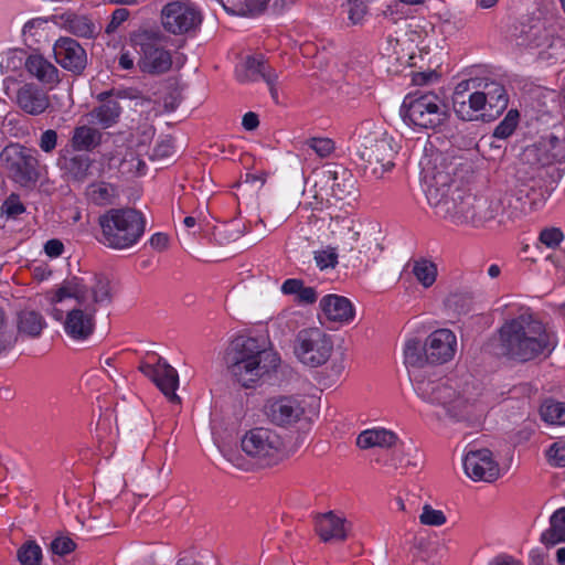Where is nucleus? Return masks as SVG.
Listing matches in <instances>:
<instances>
[{"instance_id": "a19ab883", "label": "nucleus", "mask_w": 565, "mask_h": 565, "mask_svg": "<svg viewBox=\"0 0 565 565\" xmlns=\"http://www.w3.org/2000/svg\"><path fill=\"white\" fill-rule=\"evenodd\" d=\"M412 271L417 281L424 287L429 288L436 281L437 267L427 259H418L413 263Z\"/></svg>"}, {"instance_id": "58836bf2", "label": "nucleus", "mask_w": 565, "mask_h": 565, "mask_svg": "<svg viewBox=\"0 0 565 565\" xmlns=\"http://www.w3.org/2000/svg\"><path fill=\"white\" fill-rule=\"evenodd\" d=\"M88 288V303L94 305H107L110 302V282L104 276H96L92 285Z\"/></svg>"}, {"instance_id": "5fc2aeb1", "label": "nucleus", "mask_w": 565, "mask_h": 565, "mask_svg": "<svg viewBox=\"0 0 565 565\" xmlns=\"http://www.w3.org/2000/svg\"><path fill=\"white\" fill-rule=\"evenodd\" d=\"M315 260L320 269L333 268L338 263L337 254L332 250L316 252Z\"/></svg>"}, {"instance_id": "79ce46f5", "label": "nucleus", "mask_w": 565, "mask_h": 565, "mask_svg": "<svg viewBox=\"0 0 565 565\" xmlns=\"http://www.w3.org/2000/svg\"><path fill=\"white\" fill-rule=\"evenodd\" d=\"M66 23L67 29L78 36L90 38L95 32L94 24L85 17L68 14Z\"/></svg>"}, {"instance_id": "680f3d73", "label": "nucleus", "mask_w": 565, "mask_h": 565, "mask_svg": "<svg viewBox=\"0 0 565 565\" xmlns=\"http://www.w3.org/2000/svg\"><path fill=\"white\" fill-rule=\"evenodd\" d=\"M438 75L435 71L417 72L413 75V83L415 85H425L437 79Z\"/></svg>"}, {"instance_id": "a18cd8bd", "label": "nucleus", "mask_w": 565, "mask_h": 565, "mask_svg": "<svg viewBox=\"0 0 565 565\" xmlns=\"http://www.w3.org/2000/svg\"><path fill=\"white\" fill-rule=\"evenodd\" d=\"M113 96L116 97V99H129L135 102V107H150V109H154V104L151 102L150 98L143 97L139 95V93L136 89L127 88V89H119L116 92H113Z\"/></svg>"}, {"instance_id": "2eb2a0df", "label": "nucleus", "mask_w": 565, "mask_h": 565, "mask_svg": "<svg viewBox=\"0 0 565 565\" xmlns=\"http://www.w3.org/2000/svg\"><path fill=\"white\" fill-rule=\"evenodd\" d=\"M476 81L460 82L452 95V108L455 114L462 120H478L488 118L486 116V97L480 90L471 92L475 88Z\"/></svg>"}, {"instance_id": "69168bd1", "label": "nucleus", "mask_w": 565, "mask_h": 565, "mask_svg": "<svg viewBox=\"0 0 565 565\" xmlns=\"http://www.w3.org/2000/svg\"><path fill=\"white\" fill-rule=\"evenodd\" d=\"M173 152V147L170 140H162L159 142L153 151V156L158 158L170 157Z\"/></svg>"}, {"instance_id": "cd10ccee", "label": "nucleus", "mask_w": 565, "mask_h": 565, "mask_svg": "<svg viewBox=\"0 0 565 565\" xmlns=\"http://www.w3.org/2000/svg\"><path fill=\"white\" fill-rule=\"evenodd\" d=\"M24 66L31 77L49 88H53L60 83V72L56 66L40 54L29 55Z\"/></svg>"}, {"instance_id": "dca6fc26", "label": "nucleus", "mask_w": 565, "mask_h": 565, "mask_svg": "<svg viewBox=\"0 0 565 565\" xmlns=\"http://www.w3.org/2000/svg\"><path fill=\"white\" fill-rule=\"evenodd\" d=\"M139 370L157 385L170 402H180L179 396L175 394L179 386L178 372L163 358L157 356L154 363L142 362Z\"/></svg>"}, {"instance_id": "ea45409f", "label": "nucleus", "mask_w": 565, "mask_h": 565, "mask_svg": "<svg viewBox=\"0 0 565 565\" xmlns=\"http://www.w3.org/2000/svg\"><path fill=\"white\" fill-rule=\"evenodd\" d=\"M540 414L550 425H565V403L563 402L545 401L540 408Z\"/></svg>"}, {"instance_id": "603ef678", "label": "nucleus", "mask_w": 565, "mask_h": 565, "mask_svg": "<svg viewBox=\"0 0 565 565\" xmlns=\"http://www.w3.org/2000/svg\"><path fill=\"white\" fill-rule=\"evenodd\" d=\"M58 135L54 129H46L40 135L38 146L45 153H52L57 146Z\"/></svg>"}, {"instance_id": "423d86ee", "label": "nucleus", "mask_w": 565, "mask_h": 565, "mask_svg": "<svg viewBox=\"0 0 565 565\" xmlns=\"http://www.w3.org/2000/svg\"><path fill=\"white\" fill-rule=\"evenodd\" d=\"M372 124L365 122L359 128L358 156L365 162L375 178H381L394 167L398 146L391 136L381 130L371 131Z\"/></svg>"}, {"instance_id": "473e14b6", "label": "nucleus", "mask_w": 565, "mask_h": 565, "mask_svg": "<svg viewBox=\"0 0 565 565\" xmlns=\"http://www.w3.org/2000/svg\"><path fill=\"white\" fill-rule=\"evenodd\" d=\"M98 99L102 102L100 106L94 108L89 115L102 128H109L118 121L121 107L113 98V90L100 93Z\"/></svg>"}, {"instance_id": "5701e85b", "label": "nucleus", "mask_w": 565, "mask_h": 565, "mask_svg": "<svg viewBox=\"0 0 565 565\" xmlns=\"http://www.w3.org/2000/svg\"><path fill=\"white\" fill-rule=\"evenodd\" d=\"M53 52L56 62L67 71L79 74L86 67V52L74 39H58L54 43Z\"/></svg>"}, {"instance_id": "864d4df0", "label": "nucleus", "mask_w": 565, "mask_h": 565, "mask_svg": "<svg viewBox=\"0 0 565 565\" xmlns=\"http://www.w3.org/2000/svg\"><path fill=\"white\" fill-rule=\"evenodd\" d=\"M564 235L559 228H545L540 234V242L548 248H555L563 241Z\"/></svg>"}, {"instance_id": "774afa93", "label": "nucleus", "mask_w": 565, "mask_h": 565, "mask_svg": "<svg viewBox=\"0 0 565 565\" xmlns=\"http://www.w3.org/2000/svg\"><path fill=\"white\" fill-rule=\"evenodd\" d=\"M168 243L169 237L163 233H156L150 238V245L158 250H163L167 248Z\"/></svg>"}, {"instance_id": "c756f323", "label": "nucleus", "mask_w": 565, "mask_h": 565, "mask_svg": "<svg viewBox=\"0 0 565 565\" xmlns=\"http://www.w3.org/2000/svg\"><path fill=\"white\" fill-rule=\"evenodd\" d=\"M481 95L486 97V116L491 119L500 115L508 106V95L502 84L495 81H483L478 85Z\"/></svg>"}, {"instance_id": "aec40b11", "label": "nucleus", "mask_w": 565, "mask_h": 565, "mask_svg": "<svg viewBox=\"0 0 565 565\" xmlns=\"http://www.w3.org/2000/svg\"><path fill=\"white\" fill-rule=\"evenodd\" d=\"M320 320L334 324H349L355 317L353 303L347 297L329 294L319 301Z\"/></svg>"}, {"instance_id": "13d9d810", "label": "nucleus", "mask_w": 565, "mask_h": 565, "mask_svg": "<svg viewBox=\"0 0 565 565\" xmlns=\"http://www.w3.org/2000/svg\"><path fill=\"white\" fill-rule=\"evenodd\" d=\"M46 19L44 18H34L26 21L22 28L23 36L34 38L36 35V31L46 23Z\"/></svg>"}, {"instance_id": "6e6552de", "label": "nucleus", "mask_w": 565, "mask_h": 565, "mask_svg": "<svg viewBox=\"0 0 565 565\" xmlns=\"http://www.w3.org/2000/svg\"><path fill=\"white\" fill-rule=\"evenodd\" d=\"M139 58L137 65L143 73L161 75L170 71L172 56L166 49L164 36L159 32L140 31L132 38Z\"/></svg>"}, {"instance_id": "37998d69", "label": "nucleus", "mask_w": 565, "mask_h": 565, "mask_svg": "<svg viewBox=\"0 0 565 565\" xmlns=\"http://www.w3.org/2000/svg\"><path fill=\"white\" fill-rule=\"evenodd\" d=\"M18 558L22 565H40L42 550L35 542L29 541L19 548Z\"/></svg>"}, {"instance_id": "f03ea898", "label": "nucleus", "mask_w": 565, "mask_h": 565, "mask_svg": "<svg viewBox=\"0 0 565 565\" xmlns=\"http://www.w3.org/2000/svg\"><path fill=\"white\" fill-rule=\"evenodd\" d=\"M555 345L554 335L544 324L531 312L524 311L503 323L498 337L489 343V349L495 355L526 362L548 355Z\"/></svg>"}, {"instance_id": "3c124183", "label": "nucleus", "mask_w": 565, "mask_h": 565, "mask_svg": "<svg viewBox=\"0 0 565 565\" xmlns=\"http://www.w3.org/2000/svg\"><path fill=\"white\" fill-rule=\"evenodd\" d=\"M76 547V544L74 541L65 535H58L56 536L50 545V548L53 554H56L58 556H64L66 554H70L73 552Z\"/></svg>"}, {"instance_id": "e2e57ef3", "label": "nucleus", "mask_w": 565, "mask_h": 565, "mask_svg": "<svg viewBox=\"0 0 565 565\" xmlns=\"http://www.w3.org/2000/svg\"><path fill=\"white\" fill-rule=\"evenodd\" d=\"M303 286V282L299 279H287L281 285V291L285 295H298L299 290Z\"/></svg>"}, {"instance_id": "49530a36", "label": "nucleus", "mask_w": 565, "mask_h": 565, "mask_svg": "<svg viewBox=\"0 0 565 565\" xmlns=\"http://www.w3.org/2000/svg\"><path fill=\"white\" fill-rule=\"evenodd\" d=\"M547 462L552 467L564 468L565 467V441H556L550 446L546 450Z\"/></svg>"}, {"instance_id": "6ab92c4d", "label": "nucleus", "mask_w": 565, "mask_h": 565, "mask_svg": "<svg viewBox=\"0 0 565 565\" xmlns=\"http://www.w3.org/2000/svg\"><path fill=\"white\" fill-rule=\"evenodd\" d=\"M317 178L316 185L321 184L335 200H343L352 193L354 185L352 175L341 166L329 164L317 173Z\"/></svg>"}, {"instance_id": "412c9836", "label": "nucleus", "mask_w": 565, "mask_h": 565, "mask_svg": "<svg viewBox=\"0 0 565 565\" xmlns=\"http://www.w3.org/2000/svg\"><path fill=\"white\" fill-rule=\"evenodd\" d=\"M13 103L30 116H40L51 106L47 93L34 83H24L11 97Z\"/></svg>"}, {"instance_id": "ddd939ff", "label": "nucleus", "mask_w": 565, "mask_h": 565, "mask_svg": "<svg viewBox=\"0 0 565 565\" xmlns=\"http://www.w3.org/2000/svg\"><path fill=\"white\" fill-rule=\"evenodd\" d=\"M516 44L537 50L539 57L544 61L557 58L563 49V40L551 35L540 23L522 25Z\"/></svg>"}, {"instance_id": "20e7f679", "label": "nucleus", "mask_w": 565, "mask_h": 565, "mask_svg": "<svg viewBox=\"0 0 565 565\" xmlns=\"http://www.w3.org/2000/svg\"><path fill=\"white\" fill-rule=\"evenodd\" d=\"M280 358L265 338L238 335L227 345L224 363L232 376L244 387H252L275 371Z\"/></svg>"}, {"instance_id": "09e8293b", "label": "nucleus", "mask_w": 565, "mask_h": 565, "mask_svg": "<svg viewBox=\"0 0 565 565\" xmlns=\"http://www.w3.org/2000/svg\"><path fill=\"white\" fill-rule=\"evenodd\" d=\"M348 19L352 24H359L366 14V6L362 0H348L344 4Z\"/></svg>"}, {"instance_id": "c9c22d12", "label": "nucleus", "mask_w": 565, "mask_h": 565, "mask_svg": "<svg viewBox=\"0 0 565 565\" xmlns=\"http://www.w3.org/2000/svg\"><path fill=\"white\" fill-rule=\"evenodd\" d=\"M545 545H556L565 542V507L557 509L550 518V527L541 535Z\"/></svg>"}, {"instance_id": "338daca9", "label": "nucleus", "mask_w": 565, "mask_h": 565, "mask_svg": "<svg viewBox=\"0 0 565 565\" xmlns=\"http://www.w3.org/2000/svg\"><path fill=\"white\" fill-rule=\"evenodd\" d=\"M488 565H522L520 561L508 554H499Z\"/></svg>"}, {"instance_id": "bf43d9fd", "label": "nucleus", "mask_w": 565, "mask_h": 565, "mask_svg": "<svg viewBox=\"0 0 565 565\" xmlns=\"http://www.w3.org/2000/svg\"><path fill=\"white\" fill-rule=\"evenodd\" d=\"M129 17V11L127 9L120 8L116 9L113 12L111 21L106 28L108 33L115 31L122 22H125Z\"/></svg>"}, {"instance_id": "bb28decb", "label": "nucleus", "mask_w": 565, "mask_h": 565, "mask_svg": "<svg viewBox=\"0 0 565 565\" xmlns=\"http://www.w3.org/2000/svg\"><path fill=\"white\" fill-rule=\"evenodd\" d=\"M71 152L68 148L61 150L58 164L72 180L84 182L90 175L93 160L87 154Z\"/></svg>"}, {"instance_id": "c03bdc74", "label": "nucleus", "mask_w": 565, "mask_h": 565, "mask_svg": "<svg viewBox=\"0 0 565 565\" xmlns=\"http://www.w3.org/2000/svg\"><path fill=\"white\" fill-rule=\"evenodd\" d=\"M519 117L520 116L518 110H509L505 117L495 127L493 131V137L499 139H505L510 137L519 124Z\"/></svg>"}, {"instance_id": "7c9ffc66", "label": "nucleus", "mask_w": 565, "mask_h": 565, "mask_svg": "<svg viewBox=\"0 0 565 565\" xmlns=\"http://www.w3.org/2000/svg\"><path fill=\"white\" fill-rule=\"evenodd\" d=\"M331 233L343 244V248L351 252L354 249L361 234V224L351 216H335L330 222Z\"/></svg>"}, {"instance_id": "f3484780", "label": "nucleus", "mask_w": 565, "mask_h": 565, "mask_svg": "<svg viewBox=\"0 0 565 565\" xmlns=\"http://www.w3.org/2000/svg\"><path fill=\"white\" fill-rule=\"evenodd\" d=\"M466 475L475 481L491 482L499 477V466L489 449L470 450L463 458Z\"/></svg>"}, {"instance_id": "72a5a7b5", "label": "nucleus", "mask_w": 565, "mask_h": 565, "mask_svg": "<svg viewBox=\"0 0 565 565\" xmlns=\"http://www.w3.org/2000/svg\"><path fill=\"white\" fill-rule=\"evenodd\" d=\"M397 441V436L384 428L366 429L359 434L356 445L362 449L373 447L390 448Z\"/></svg>"}, {"instance_id": "1a4fd4ad", "label": "nucleus", "mask_w": 565, "mask_h": 565, "mask_svg": "<svg viewBox=\"0 0 565 565\" xmlns=\"http://www.w3.org/2000/svg\"><path fill=\"white\" fill-rule=\"evenodd\" d=\"M333 351L331 335L319 328L303 329L298 332L294 352L305 365L317 367L324 364Z\"/></svg>"}, {"instance_id": "8fccbe9b", "label": "nucleus", "mask_w": 565, "mask_h": 565, "mask_svg": "<svg viewBox=\"0 0 565 565\" xmlns=\"http://www.w3.org/2000/svg\"><path fill=\"white\" fill-rule=\"evenodd\" d=\"M306 145L321 158L328 157L334 150V142L329 138H310Z\"/></svg>"}, {"instance_id": "f704fd0d", "label": "nucleus", "mask_w": 565, "mask_h": 565, "mask_svg": "<svg viewBox=\"0 0 565 565\" xmlns=\"http://www.w3.org/2000/svg\"><path fill=\"white\" fill-rule=\"evenodd\" d=\"M85 195L89 202L95 205L104 206L114 203L118 196L117 188L108 182H93L87 185Z\"/></svg>"}, {"instance_id": "e433bc0d", "label": "nucleus", "mask_w": 565, "mask_h": 565, "mask_svg": "<svg viewBox=\"0 0 565 565\" xmlns=\"http://www.w3.org/2000/svg\"><path fill=\"white\" fill-rule=\"evenodd\" d=\"M46 322L42 315L34 310H22L18 315V331L26 337L36 338L42 333Z\"/></svg>"}, {"instance_id": "b1692460", "label": "nucleus", "mask_w": 565, "mask_h": 565, "mask_svg": "<svg viewBox=\"0 0 565 565\" xmlns=\"http://www.w3.org/2000/svg\"><path fill=\"white\" fill-rule=\"evenodd\" d=\"M509 214L514 220L534 209L543 202V194L540 190L530 184H520L512 191L504 194Z\"/></svg>"}, {"instance_id": "39448f33", "label": "nucleus", "mask_w": 565, "mask_h": 565, "mask_svg": "<svg viewBox=\"0 0 565 565\" xmlns=\"http://www.w3.org/2000/svg\"><path fill=\"white\" fill-rule=\"evenodd\" d=\"M102 230L99 242L113 249H127L136 245L146 230L143 214L131 207L110 209L98 218Z\"/></svg>"}, {"instance_id": "4d7b16f0", "label": "nucleus", "mask_w": 565, "mask_h": 565, "mask_svg": "<svg viewBox=\"0 0 565 565\" xmlns=\"http://www.w3.org/2000/svg\"><path fill=\"white\" fill-rule=\"evenodd\" d=\"M130 159L125 158L121 166L127 172H135L137 174H143L146 164L139 158H135L132 153H130Z\"/></svg>"}, {"instance_id": "052dcab7", "label": "nucleus", "mask_w": 565, "mask_h": 565, "mask_svg": "<svg viewBox=\"0 0 565 565\" xmlns=\"http://www.w3.org/2000/svg\"><path fill=\"white\" fill-rule=\"evenodd\" d=\"M44 250L47 256L55 258L62 255L64 245L60 239H50L45 243Z\"/></svg>"}, {"instance_id": "f8f14e48", "label": "nucleus", "mask_w": 565, "mask_h": 565, "mask_svg": "<svg viewBox=\"0 0 565 565\" xmlns=\"http://www.w3.org/2000/svg\"><path fill=\"white\" fill-rule=\"evenodd\" d=\"M416 394L425 402L443 406L451 417H458L466 399L456 395L452 387L439 380L426 379L422 373L413 375Z\"/></svg>"}, {"instance_id": "2f4dec72", "label": "nucleus", "mask_w": 565, "mask_h": 565, "mask_svg": "<svg viewBox=\"0 0 565 565\" xmlns=\"http://www.w3.org/2000/svg\"><path fill=\"white\" fill-rule=\"evenodd\" d=\"M102 137L103 135L97 128L78 125L71 132L65 148H68L72 152H89L100 145Z\"/></svg>"}, {"instance_id": "6e6d98bb", "label": "nucleus", "mask_w": 565, "mask_h": 565, "mask_svg": "<svg viewBox=\"0 0 565 565\" xmlns=\"http://www.w3.org/2000/svg\"><path fill=\"white\" fill-rule=\"evenodd\" d=\"M269 0H245V8L241 9L238 13L255 15L265 10Z\"/></svg>"}, {"instance_id": "de8ad7c7", "label": "nucleus", "mask_w": 565, "mask_h": 565, "mask_svg": "<svg viewBox=\"0 0 565 565\" xmlns=\"http://www.w3.org/2000/svg\"><path fill=\"white\" fill-rule=\"evenodd\" d=\"M419 521L424 525L440 526L446 523V515L440 510H435L430 505L425 504L423 507Z\"/></svg>"}, {"instance_id": "9b49d317", "label": "nucleus", "mask_w": 565, "mask_h": 565, "mask_svg": "<svg viewBox=\"0 0 565 565\" xmlns=\"http://www.w3.org/2000/svg\"><path fill=\"white\" fill-rule=\"evenodd\" d=\"M34 152L33 149L11 142L1 150L0 163L17 183L26 185L38 178L39 161Z\"/></svg>"}, {"instance_id": "4468645a", "label": "nucleus", "mask_w": 565, "mask_h": 565, "mask_svg": "<svg viewBox=\"0 0 565 565\" xmlns=\"http://www.w3.org/2000/svg\"><path fill=\"white\" fill-rule=\"evenodd\" d=\"M164 29L173 34H183L201 24V14L189 0L167 3L161 11Z\"/></svg>"}, {"instance_id": "a878e982", "label": "nucleus", "mask_w": 565, "mask_h": 565, "mask_svg": "<svg viewBox=\"0 0 565 565\" xmlns=\"http://www.w3.org/2000/svg\"><path fill=\"white\" fill-rule=\"evenodd\" d=\"M236 75L239 82H256L259 78L264 79L267 84L276 83L278 74L275 70L270 68L267 61L263 55L248 56L236 70Z\"/></svg>"}, {"instance_id": "7ed1b4c3", "label": "nucleus", "mask_w": 565, "mask_h": 565, "mask_svg": "<svg viewBox=\"0 0 565 565\" xmlns=\"http://www.w3.org/2000/svg\"><path fill=\"white\" fill-rule=\"evenodd\" d=\"M51 317L63 323L65 333L75 341L88 339L95 329L96 308L88 303V288L74 277L47 296Z\"/></svg>"}, {"instance_id": "c85d7f7f", "label": "nucleus", "mask_w": 565, "mask_h": 565, "mask_svg": "<svg viewBox=\"0 0 565 565\" xmlns=\"http://www.w3.org/2000/svg\"><path fill=\"white\" fill-rule=\"evenodd\" d=\"M316 529L322 541H343L349 531L347 520L333 512L317 518Z\"/></svg>"}, {"instance_id": "a211bd4d", "label": "nucleus", "mask_w": 565, "mask_h": 565, "mask_svg": "<svg viewBox=\"0 0 565 565\" xmlns=\"http://www.w3.org/2000/svg\"><path fill=\"white\" fill-rule=\"evenodd\" d=\"M269 420L277 426H290L305 414L302 402L294 396H279L266 404Z\"/></svg>"}, {"instance_id": "4c0bfd02", "label": "nucleus", "mask_w": 565, "mask_h": 565, "mask_svg": "<svg viewBox=\"0 0 565 565\" xmlns=\"http://www.w3.org/2000/svg\"><path fill=\"white\" fill-rule=\"evenodd\" d=\"M404 363L407 367L423 369L429 364L425 343L416 338L407 339L404 345Z\"/></svg>"}, {"instance_id": "0e129e2a", "label": "nucleus", "mask_w": 565, "mask_h": 565, "mask_svg": "<svg viewBox=\"0 0 565 565\" xmlns=\"http://www.w3.org/2000/svg\"><path fill=\"white\" fill-rule=\"evenodd\" d=\"M297 299L303 303H313L317 300V292L312 287L302 286L297 295Z\"/></svg>"}, {"instance_id": "9d476101", "label": "nucleus", "mask_w": 565, "mask_h": 565, "mask_svg": "<svg viewBox=\"0 0 565 565\" xmlns=\"http://www.w3.org/2000/svg\"><path fill=\"white\" fill-rule=\"evenodd\" d=\"M243 451L262 466L276 463L282 457V440L269 428H255L242 438Z\"/></svg>"}, {"instance_id": "393cba45", "label": "nucleus", "mask_w": 565, "mask_h": 565, "mask_svg": "<svg viewBox=\"0 0 565 565\" xmlns=\"http://www.w3.org/2000/svg\"><path fill=\"white\" fill-rule=\"evenodd\" d=\"M476 209L475 227L483 226L491 221H497L498 224L504 225L509 221L514 220L513 215L509 214V206H507L504 195L492 200L478 199Z\"/></svg>"}, {"instance_id": "f257e3e1", "label": "nucleus", "mask_w": 565, "mask_h": 565, "mask_svg": "<svg viewBox=\"0 0 565 565\" xmlns=\"http://www.w3.org/2000/svg\"><path fill=\"white\" fill-rule=\"evenodd\" d=\"M459 166L457 160L443 152L426 150L419 161L422 184L436 215L455 224L475 226L478 199L456 185Z\"/></svg>"}, {"instance_id": "4be33fe9", "label": "nucleus", "mask_w": 565, "mask_h": 565, "mask_svg": "<svg viewBox=\"0 0 565 565\" xmlns=\"http://www.w3.org/2000/svg\"><path fill=\"white\" fill-rule=\"evenodd\" d=\"M457 348V338L448 329L431 332L425 341L429 364H443L451 360Z\"/></svg>"}, {"instance_id": "0eeeda50", "label": "nucleus", "mask_w": 565, "mask_h": 565, "mask_svg": "<svg viewBox=\"0 0 565 565\" xmlns=\"http://www.w3.org/2000/svg\"><path fill=\"white\" fill-rule=\"evenodd\" d=\"M399 113L407 125L433 130L441 127L449 117L445 100L434 92L406 97Z\"/></svg>"}]
</instances>
